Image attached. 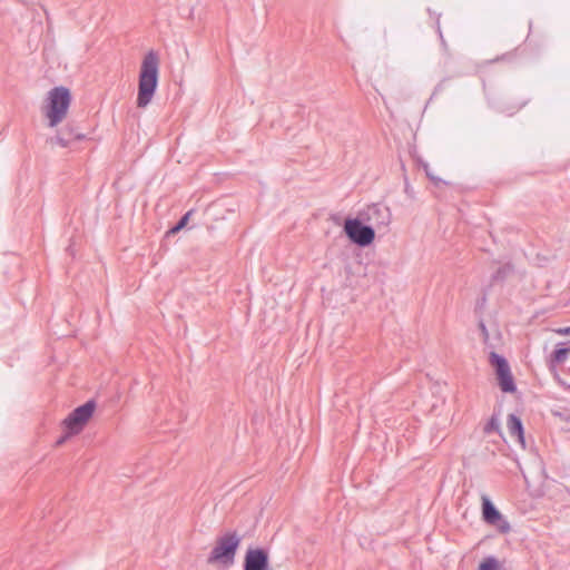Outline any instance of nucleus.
I'll use <instances>...</instances> for the list:
<instances>
[{
	"label": "nucleus",
	"instance_id": "nucleus-1",
	"mask_svg": "<svg viewBox=\"0 0 570 570\" xmlns=\"http://www.w3.org/2000/svg\"><path fill=\"white\" fill-rule=\"evenodd\" d=\"M159 73V57L157 52L149 51L142 59L139 72L137 107L146 108L153 100Z\"/></svg>",
	"mask_w": 570,
	"mask_h": 570
},
{
	"label": "nucleus",
	"instance_id": "nucleus-2",
	"mask_svg": "<svg viewBox=\"0 0 570 570\" xmlns=\"http://www.w3.org/2000/svg\"><path fill=\"white\" fill-rule=\"evenodd\" d=\"M71 102V95L66 87H55L47 96L43 114L48 119L49 127H57L67 117Z\"/></svg>",
	"mask_w": 570,
	"mask_h": 570
},
{
	"label": "nucleus",
	"instance_id": "nucleus-3",
	"mask_svg": "<svg viewBox=\"0 0 570 570\" xmlns=\"http://www.w3.org/2000/svg\"><path fill=\"white\" fill-rule=\"evenodd\" d=\"M242 537L236 531H228L216 539L209 556L208 563L230 567L239 548Z\"/></svg>",
	"mask_w": 570,
	"mask_h": 570
},
{
	"label": "nucleus",
	"instance_id": "nucleus-4",
	"mask_svg": "<svg viewBox=\"0 0 570 570\" xmlns=\"http://www.w3.org/2000/svg\"><path fill=\"white\" fill-rule=\"evenodd\" d=\"M344 233L351 242L362 247L368 246L375 238L374 228L365 224L358 216L345 219Z\"/></svg>",
	"mask_w": 570,
	"mask_h": 570
},
{
	"label": "nucleus",
	"instance_id": "nucleus-5",
	"mask_svg": "<svg viewBox=\"0 0 570 570\" xmlns=\"http://www.w3.org/2000/svg\"><path fill=\"white\" fill-rule=\"evenodd\" d=\"M357 216L374 230L386 229L392 220L391 209L382 204L368 205Z\"/></svg>",
	"mask_w": 570,
	"mask_h": 570
},
{
	"label": "nucleus",
	"instance_id": "nucleus-6",
	"mask_svg": "<svg viewBox=\"0 0 570 570\" xmlns=\"http://www.w3.org/2000/svg\"><path fill=\"white\" fill-rule=\"evenodd\" d=\"M96 404L88 401L83 405L75 409L63 421L68 435L80 433L94 414Z\"/></svg>",
	"mask_w": 570,
	"mask_h": 570
},
{
	"label": "nucleus",
	"instance_id": "nucleus-7",
	"mask_svg": "<svg viewBox=\"0 0 570 570\" xmlns=\"http://www.w3.org/2000/svg\"><path fill=\"white\" fill-rule=\"evenodd\" d=\"M489 362L495 368V374L499 381L500 389L505 393L514 392L515 384L507 360L503 356L497 354L495 352H491L489 356Z\"/></svg>",
	"mask_w": 570,
	"mask_h": 570
},
{
	"label": "nucleus",
	"instance_id": "nucleus-8",
	"mask_svg": "<svg viewBox=\"0 0 570 570\" xmlns=\"http://www.w3.org/2000/svg\"><path fill=\"white\" fill-rule=\"evenodd\" d=\"M482 514L483 520L495 527L501 533H508L511 529L509 522L503 519L502 514L495 509L487 495L482 497Z\"/></svg>",
	"mask_w": 570,
	"mask_h": 570
},
{
	"label": "nucleus",
	"instance_id": "nucleus-9",
	"mask_svg": "<svg viewBox=\"0 0 570 570\" xmlns=\"http://www.w3.org/2000/svg\"><path fill=\"white\" fill-rule=\"evenodd\" d=\"M244 570H269L267 551L261 548H249L244 558Z\"/></svg>",
	"mask_w": 570,
	"mask_h": 570
},
{
	"label": "nucleus",
	"instance_id": "nucleus-10",
	"mask_svg": "<svg viewBox=\"0 0 570 570\" xmlns=\"http://www.w3.org/2000/svg\"><path fill=\"white\" fill-rule=\"evenodd\" d=\"M85 139V135L76 132L72 127L67 126L59 131L55 138L50 139L51 144H57L60 147H68L72 141Z\"/></svg>",
	"mask_w": 570,
	"mask_h": 570
},
{
	"label": "nucleus",
	"instance_id": "nucleus-11",
	"mask_svg": "<svg viewBox=\"0 0 570 570\" xmlns=\"http://www.w3.org/2000/svg\"><path fill=\"white\" fill-rule=\"evenodd\" d=\"M507 426L510 436L513 438L524 449L525 441L521 420L517 415L510 414L508 416Z\"/></svg>",
	"mask_w": 570,
	"mask_h": 570
},
{
	"label": "nucleus",
	"instance_id": "nucleus-12",
	"mask_svg": "<svg viewBox=\"0 0 570 570\" xmlns=\"http://www.w3.org/2000/svg\"><path fill=\"white\" fill-rule=\"evenodd\" d=\"M568 354H569L568 348H566V347L557 348V350H554V352L552 354V360H553V362H556L558 364H562L566 362Z\"/></svg>",
	"mask_w": 570,
	"mask_h": 570
},
{
	"label": "nucleus",
	"instance_id": "nucleus-13",
	"mask_svg": "<svg viewBox=\"0 0 570 570\" xmlns=\"http://www.w3.org/2000/svg\"><path fill=\"white\" fill-rule=\"evenodd\" d=\"M499 569V562L495 558L493 557H488L485 558L480 567H479V570H498Z\"/></svg>",
	"mask_w": 570,
	"mask_h": 570
},
{
	"label": "nucleus",
	"instance_id": "nucleus-14",
	"mask_svg": "<svg viewBox=\"0 0 570 570\" xmlns=\"http://www.w3.org/2000/svg\"><path fill=\"white\" fill-rule=\"evenodd\" d=\"M191 215V210L187 212L181 218L180 220L177 223L176 226H174L170 230H169V234H176L178 233L180 229H183L188 220H189V217Z\"/></svg>",
	"mask_w": 570,
	"mask_h": 570
},
{
	"label": "nucleus",
	"instance_id": "nucleus-15",
	"mask_svg": "<svg viewBox=\"0 0 570 570\" xmlns=\"http://www.w3.org/2000/svg\"><path fill=\"white\" fill-rule=\"evenodd\" d=\"M500 430V422L497 417H491V420L488 422V424L485 425L484 428V432L485 433H491L493 431H499Z\"/></svg>",
	"mask_w": 570,
	"mask_h": 570
},
{
	"label": "nucleus",
	"instance_id": "nucleus-16",
	"mask_svg": "<svg viewBox=\"0 0 570 570\" xmlns=\"http://www.w3.org/2000/svg\"><path fill=\"white\" fill-rule=\"evenodd\" d=\"M479 330L481 332V337H482L483 343L488 344L490 336H489L488 328L483 322L479 323Z\"/></svg>",
	"mask_w": 570,
	"mask_h": 570
},
{
	"label": "nucleus",
	"instance_id": "nucleus-17",
	"mask_svg": "<svg viewBox=\"0 0 570 570\" xmlns=\"http://www.w3.org/2000/svg\"><path fill=\"white\" fill-rule=\"evenodd\" d=\"M556 333L559 335H570V327H561L556 330Z\"/></svg>",
	"mask_w": 570,
	"mask_h": 570
},
{
	"label": "nucleus",
	"instance_id": "nucleus-18",
	"mask_svg": "<svg viewBox=\"0 0 570 570\" xmlns=\"http://www.w3.org/2000/svg\"><path fill=\"white\" fill-rule=\"evenodd\" d=\"M66 440V436L61 438L60 440H58L57 444H62Z\"/></svg>",
	"mask_w": 570,
	"mask_h": 570
},
{
	"label": "nucleus",
	"instance_id": "nucleus-19",
	"mask_svg": "<svg viewBox=\"0 0 570 570\" xmlns=\"http://www.w3.org/2000/svg\"><path fill=\"white\" fill-rule=\"evenodd\" d=\"M426 175H428L431 179H435V178H434V176H432L428 169H426Z\"/></svg>",
	"mask_w": 570,
	"mask_h": 570
}]
</instances>
